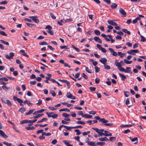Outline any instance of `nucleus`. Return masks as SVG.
<instances>
[{"label": "nucleus", "mask_w": 146, "mask_h": 146, "mask_svg": "<svg viewBox=\"0 0 146 146\" xmlns=\"http://www.w3.org/2000/svg\"><path fill=\"white\" fill-rule=\"evenodd\" d=\"M1 42L4 44H5L6 45L9 46V44L7 42L3 40H0Z\"/></svg>", "instance_id": "23"}, {"label": "nucleus", "mask_w": 146, "mask_h": 146, "mask_svg": "<svg viewBox=\"0 0 146 146\" xmlns=\"http://www.w3.org/2000/svg\"><path fill=\"white\" fill-rule=\"evenodd\" d=\"M119 76L121 78V80L122 81H124L126 78V76L123 74L119 73Z\"/></svg>", "instance_id": "15"}, {"label": "nucleus", "mask_w": 146, "mask_h": 146, "mask_svg": "<svg viewBox=\"0 0 146 146\" xmlns=\"http://www.w3.org/2000/svg\"><path fill=\"white\" fill-rule=\"evenodd\" d=\"M0 34L3 36H7V34L4 31H0Z\"/></svg>", "instance_id": "48"}, {"label": "nucleus", "mask_w": 146, "mask_h": 146, "mask_svg": "<svg viewBox=\"0 0 146 146\" xmlns=\"http://www.w3.org/2000/svg\"><path fill=\"white\" fill-rule=\"evenodd\" d=\"M59 111H65L67 112H70V110L67 108H62L60 109L59 110Z\"/></svg>", "instance_id": "27"}, {"label": "nucleus", "mask_w": 146, "mask_h": 146, "mask_svg": "<svg viewBox=\"0 0 146 146\" xmlns=\"http://www.w3.org/2000/svg\"><path fill=\"white\" fill-rule=\"evenodd\" d=\"M94 118L96 119H98V120L100 122H101L102 123H104V124H101L102 126H104V125L107 126H112L113 124V123H107L108 122V120H106L104 118H100L98 116H96Z\"/></svg>", "instance_id": "1"}, {"label": "nucleus", "mask_w": 146, "mask_h": 146, "mask_svg": "<svg viewBox=\"0 0 146 146\" xmlns=\"http://www.w3.org/2000/svg\"><path fill=\"white\" fill-rule=\"evenodd\" d=\"M50 93L52 94V96L53 97H55L56 95L55 92L53 90H51L50 91Z\"/></svg>", "instance_id": "61"}, {"label": "nucleus", "mask_w": 146, "mask_h": 146, "mask_svg": "<svg viewBox=\"0 0 146 146\" xmlns=\"http://www.w3.org/2000/svg\"><path fill=\"white\" fill-rule=\"evenodd\" d=\"M131 124H127V125H123L122 124L121 125L120 127H131Z\"/></svg>", "instance_id": "39"}, {"label": "nucleus", "mask_w": 146, "mask_h": 146, "mask_svg": "<svg viewBox=\"0 0 146 146\" xmlns=\"http://www.w3.org/2000/svg\"><path fill=\"white\" fill-rule=\"evenodd\" d=\"M96 144L97 145L103 146L105 145V143L104 142H97Z\"/></svg>", "instance_id": "26"}, {"label": "nucleus", "mask_w": 146, "mask_h": 146, "mask_svg": "<svg viewBox=\"0 0 146 146\" xmlns=\"http://www.w3.org/2000/svg\"><path fill=\"white\" fill-rule=\"evenodd\" d=\"M26 111V109L25 108H20L18 110L19 112H21V113H23Z\"/></svg>", "instance_id": "22"}, {"label": "nucleus", "mask_w": 146, "mask_h": 146, "mask_svg": "<svg viewBox=\"0 0 146 146\" xmlns=\"http://www.w3.org/2000/svg\"><path fill=\"white\" fill-rule=\"evenodd\" d=\"M92 129L94 130L98 133V134L99 133L100 131L99 129L97 128H94L93 127H92Z\"/></svg>", "instance_id": "45"}, {"label": "nucleus", "mask_w": 146, "mask_h": 146, "mask_svg": "<svg viewBox=\"0 0 146 146\" xmlns=\"http://www.w3.org/2000/svg\"><path fill=\"white\" fill-rule=\"evenodd\" d=\"M60 48L61 49H63L64 48H66V49H69V48L68 47V46H60Z\"/></svg>", "instance_id": "60"}, {"label": "nucleus", "mask_w": 146, "mask_h": 146, "mask_svg": "<svg viewBox=\"0 0 146 146\" xmlns=\"http://www.w3.org/2000/svg\"><path fill=\"white\" fill-rule=\"evenodd\" d=\"M122 31L124 33H127L129 35H130L131 34L130 32L128 31L126 29H122Z\"/></svg>", "instance_id": "17"}, {"label": "nucleus", "mask_w": 146, "mask_h": 146, "mask_svg": "<svg viewBox=\"0 0 146 146\" xmlns=\"http://www.w3.org/2000/svg\"><path fill=\"white\" fill-rule=\"evenodd\" d=\"M115 137H111L110 138V140L111 142H113L116 140Z\"/></svg>", "instance_id": "43"}, {"label": "nucleus", "mask_w": 146, "mask_h": 146, "mask_svg": "<svg viewBox=\"0 0 146 146\" xmlns=\"http://www.w3.org/2000/svg\"><path fill=\"white\" fill-rule=\"evenodd\" d=\"M35 110V109L30 110H29V111L28 112L25 113V114L26 115H29L33 113V112Z\"/></svg>", "instance_id": "16"}, {"label": "nucleus", "mask_w": 146, "mask_h": 146, "mask_svg": "<svg viewBox=\"0 0 146 146\" xmlns=\"http://www.w3.org/2000/svg\"><path fill=\"white\" fill-rule=\"evenodd\" d=\"M95 72L96 73H98L100 71V68H99L97 66H96L95 67Z\"/></svg>", "instance_id": "37"}, {"label": "nucleus", "mask_w": 146, "mask_h": 146, "mask_svg": "<svg viewBox=\"0 0 146 146\" xmlns=\"http://www.w3.org/2000/svg\"><path fill=\"white\" fill-rule=\"evenodd\" d=\"M62 116L65 117V118H67L68 117L70 116V115L69 114H67L66 113H63L62 114Z\"/></svg>", "instance_id": "47"}, {"label": "nucleus", "mask_w": 146, "mask_h": 146, "mask_svg": "<svg viewBox=\"0 0 146 146\" xmlns=\"http://www.w3.org/2000/svg\"><path fill=\"white\" fill-rule=\"evenodd\" d=\"M47 119L46 118H44L42 119L41 120L38 121L37 122L38 123L42 122L43 121H46L47 120Z\"/></svg>", "instance_id": "28"}, {"label": "nucleus", "mask_w": 146, "mask_h": 146, "mask_svg": "<svg viewBox=\"0 0 146 146\" xmlns=\"http://www.w3.org/2000/svg\"><path fill=\"white\" fill-rule=\"evenodd\" d=\"M39 44L40 45H47V43L45 41H42L39 43Z\"/></svg>", "instance_id": "36"}, {"label": "nucleus", "mask_w": 146, "mask_h": 146, "mask_svg": "<svg viewBox=\"0 0 146 146\" xmlns=\"http://www.w3.org/2000/svg\"><path fill=\"white\" fill-rule=\"evenodd\" d=\"M124 62L127 64H131L132 63V61H128L126 59H125L124 60Z\"/></svg>", "instance_id": "32"}, {"label": "nucleus", "mask_w": 146, "mask_h": 146, "mask_svg": "<svg viewBox=\"0 0 146 146\" xmlns=\"http://www.w3.org/2000/svg\"><path fill=\"white\" fill-rule=\"evenodd\" d=\"M37 17V16H30L29 18L31 19L33 21L35 22L36 23L38 24L39 22V21L38 19H36Z\"/></svg>", "instance_id": "3"}, {"label": "nucleus", "mask_w": 146, "mask_h": 146, "mask_svg": "<svg viewBox=\"0 0 146 146\" xmlns=\"http://www.w3.org/2000/svg\"><path fill=\"white\" fill-rule=\"evenodd\" d=\"M35 127L34 126L32 127H25V129L27 130H30L32 129H35Z\"/></svg>", "instance_id": "29"}, {"label": "nucleus", "mask_w": 146, "mask_h": 146, "mask_svg": "<svg viewBox=\"0 0 146 146\" xmlns=\"http://www.w3.org/2000/svg\"><path fill=\"white\" fill-rule=\"evenodd\" d=\"M109 50L111 52V54L114 56H116L117 55V53L113 50V49L111 48H109Z\"/></svg>", "instance_id": "5"}, {"label": "nucleus", "mask_w": 146, "mask_h": 146, "mask_svg": "<svg viewBox=\"0 0 146 146\" xmlns=\"http://www.w3.org/2000/svg\"><path fill=\"white\" fill-rule=\"evenodd\" d=\"M139 52V51L137 50H131L127 51V53L130 54L135 55L136 53H138Z\"/></svg>", "instance_id": "2"}, {"label": "nucleus", "mask_w": 146, "mask_h": 146, "mask_svg": "<svg viewBox=\"0 0 146 146\" xmlns=\"http://www.w3.org/2000/svg\"><path fill=\"white\" fill-rule=\"evenodd\" d=\"M118 69L121 72H125V70L121 66L118 68Z\"/></svg>", "instance_id": "33"}, {"label": "nucleus", "mask_w": 146, "mask_h": 146, "mask_svg": "<svg viewBox=\"0 0 146 146\" xmlns=\"http://www.w3.org/2000/svg\"><path fill=\"white\" fill-rule=\"evenodd\" d=\"M66 96L68 98L71 99H76L75 97L71 94L70 92H68L67 93Z\"/></svg>", "instance_id": "8"}, {"label": "nucleus", "mask_w": 146, "mask_h": 146, "mask_svg": "<svg viewBox=\"0 0 146 146\" xmlns=\"http://www.w3.org/2000/svg\"><path fill=\"white\" fill-rule=\"evenodd\" d=\"M27 123V120H24L21 121L20 122V124H23L25 123Z\"/></svg>", "instance_id": "54"}, {"label": "nucleus", "mask_w": 146, "mask_h": 146, "mask_svg": "<svg viewBox=\"0 0 146 146\" xmlns=\"http://www.w3.org/2000/svg\"><path fill=\"white\" fill-rule=\"evenodd\" d=\"M72 47L74 49L76 50L78 52H79L80 51V50L79 49H78V48L75 47L74 45H72Z\"/></svg>", "instance_id": "44"}, {"label": "nucleus", "mask_w": 146, "mask_h": 146, "mask_svg": "<svg viewBox=\"0 0 146 146\" xmlns=\"http://www.w3.org/2000/svg\"><path fill=\"white\" fill-rule=\"evenodd\" d=\"M100 79L98 78H96L95 80V82L96 84H98L100 82Z\"/></svg>", "instance_id": "64"}, {"label": "nucleus", "mask_w": 146, "mask_h": 146, "mask_svg": "<svg viewBox=\"0 0 146 146\" xmlns=\"http://www.w3.org/2000/svg\"><path fill=\"white\" fill-rule=\"evenodd\" d=\"M85 70H86L87 72L88 73H91L92 72H91V70H89L88 68L87 67H86L85 68Z\"/></svg>", "instance_id": "63"}, {"label": "nucleus", "mask_w": 146, "mask_h": 146, "mask_svg": "<svg viewBox=\"0 0 146 146\" xmlns=\"http://www.w3.org/2000/svg\"><path fill=\"white\" fill-rule=\"evenodd\" d=\"M58 80L62 82L65 83L66 84L68 82L66 80H61L60 79H58Z\"/></svg>", "instance_id": "49"}, {"label": "nucleus", "mask_w": 146, "mask_h": 146, "mask_svg": "<svg viewBox=\"0 0 146 146\" xmlns=\"http://www.w3.org/2000/svg\"><path fill=\"white\" fill-rule=\"evenodd\" d=\"M10 56L7 54H5V57L6 58L8 59L9 60L13 58V57L14 56V54L13 53L10 52L9 53Z\"/></svg>", "instance_id": "4"}, {"label": "nucleus", "mask_w": 146, "mask_h": 146, "mask_svg": "<svg viewBox=\"0 0 146 146\" xmlns=\"http://www.w3.org/2000/svg\"><path fill=\"white\" fill-rule=\"evenodd\" d=\"M85 142L86 143H87L89 145L92 146H97L96 143L95 142H91V141H86Z\"/></svg>", "instance_id": "9"}, {"label": "nucleus", "mask_w": 146, "mask_h": 146, "mask_svg": "<svg viewBox=\"0 0 146 146\" xmlns=\"http://www.w3.org/2000/svg\"><path fill=\"white\" fill-rule=\"evenodd\" d=\"M71 115L73 117H76V114L74 112H72L71 113Z\"/></svg>", "instance_id": "58"}, {"label": "nucleus", "mask_w": 146, "mask_h": 146, "mask_svg": "<svg viewBox=\"0 0 146 146\" xmlns=\"http://www.w3.org/2000/svg\"><path fill=\"white\" fill-rule=\"evenodd\" d=\"M74 131L75 132H77L76 133V135H79L81 133V132L78 129H76L74 130Z\"/></svg>", "instance_id": "50"}, {"label": "nucleus", "mask_w": 146, "mask_h": 146, "mask_svg": "<svg viewBox=\"0 0 146 146\" xmlns=\"http://www.w3.org/2000/svg\"><path fill=\"white\" fill-rule=\"evenodd\" d=\"M63 142L67 146H73L72 144H70V143L66 140L63 141Z\"/></svg>", "instance_id": "24"}, {"label": "nucleus", "mask_w": 146, "mask_h": 146, "mask_svg": "<svg viewBox=\"0 0 146 146\" xmlns=\"http://www.w3.org/2000/svg\"><path fill=\"white\" fill-rule=\"evenodd\" d=\"M94 32L95 34L96 35H99L100 34V32L98 30H96L94 31Z\"/></svg>", "instance_id": "42"}, {"label": "nucleus", "mask_w": 146, "mask_h": 146, "mask_svg": "<svg viewBox=\"0 0 146 146\" xmlns=\"http://www.w3.org/2000/svg\"><path fill=\"white\" fill-rule=\"evenodd\" d=\"M92 116L88 114H84L83 116V117L87 118H92Z\"/></svg>", "instance_id": "20"}, {"label": "nucleus", "mask_w": 146, "mask_h": 146, "mask_svg": "<svg viewBox=\"0 0 146 146\" xmlns=\"http://www.w3.org/2000/svg\"><path fill=\"white\" fill-rule=\"evenodd\" d=\"M53 112H47L46 114L48 116V117H50V116H52V114H54Z\"/></svg>", "instance_id": "51"}, {"label": "nucleus", "mask_w": 146, "mask_h": 146, "mask_svg": "<svg viewBox=\"0 0 146 146\" xmlns=\"http://www.w3.org/2000/svg\"><path fill=\"white\" fill-rule=\"evenodd\" d=\"M44 115L43 114H38L37 115H36L35 116H34L33 117V118H37L38 117H40ZM32 118V117H31V118Z\"/></svg>", "instance_id": "25"}, {"label": "nucleus", "mask_w": 146, "mask_h": 146, "mask_svg": "<svg viewBox=\"0 0 146 146\" xmlns=\"http://www.w3.org/2000/svg\"><path fill=\"white\" fill-rule=\"evenodd\" d=\"M6 103L9 106H11L12 105V103L9 100H7L6 101Z\"/></svg>", "instance_id": "38"}, {"label": "nucleus", "mask_w": 146, "mask_h": 146, "mask_svg": "<svg viewBox=\"0 0 146 146\" xmlns=\"http://www.w3.org/2000/svg\"><path fill=\"white\" fill-rule=\"evenodd\" d=\"M125 73H132V72L131 71V68L130 67H127L126 68Z\"/></svg>", "instance_id": "14"}, {"label": "nucleus", "mask_w": 146, "mask_h": 146, "mask_svg": "<svg viewBox=\"0 0 146 146\" xmlns=\"http://www.w3.org/2000/svg\"><path fill=\"white\" fill-rule=\"evenodd\" d=\"M76 123L77 124L84 125L85 124V123L84 121H76Z\"/></svg>", "instance_id": "46"}, {"label": "nucleus", "mask_w": 146, "mask_h": 146, "mask_svg": "<svg viewBox=\"0 0 146 146\" xmlns=\"http://www.w3.org/2000/svg\"><path fill=\"white\" fill-rule=\"evenodd\" d=\"M82 77L84 78L86 80H87L88 79V77L86 75V74L84 73H82Z\"/></svg>", "instance_id": "59"}, {"label": "nucleus", "mask_w": 146, "mask_h": 146, "mask_svg": "<svg viewBox=\"0 0 146 146\" xmlns=\"http://www.w3.org/2000/svg\"><path fill=\"white\" fill-rule=\"evenodd\" d=\"M99 135L101 136H102L103 135H104L105 136H106V133H104L102 132H101L100 131V132L98 134Z\"/></svg>", "instance_id": "57"}, {"label": "nucleus", "mask_w": 146, "mask_h": 146, "mask_svg": "<svg viewBox=\"0 0 146 146\" xmlns=\"http://www.w3.org/2000/svg\"><path fill=\"white\" fill-rule=\"evenodd\" d=\"M8 3L7 1H4L0 2V5H4L6 4H7Z\"/></svg>", "instance_id": "56"}, {"label": "nucleus", "mask_w": 146, "mask_h": 146, "mask_svg": "<svg viewBox=\"0 0 146 146\" xmlns=\"http://www.w3.org/2000/svg\"><path fill=\"white\" fill-rule=\"evenodd\" d=\"M104 68L105 69L109 70L111 68L110 66L106 65V64L104 65Z\"/></svg>", "instance_id": "40"}, {"label": "nucleus", "mask_w": 146, "mask_h": 146, "mask_svg": "<svg viewBox=\"0 0 146 146\" xmlns=\"http://www.w3.org/2000/svg\"><path fill=\"white\" fill-rule=\"evenodd\" d=\"M119 12L120 13L124 16H125L126 15V13L124 10L122 8H120L119 9Z\"/></svg>", "instance_id": "10"}, {"label": "nucleus", "mask_w": 146, "mask_h": 146, "mask_svg": "<svg viewBox=\"0 0 146 146\" xmlns=\"http://www.w3.org/2000/svg\"><path fill=\"white\" fill-rule=\"evenodd\" d=\"M123 92L125 97H127L129 96V92L124 91Z\"/></svg>", "instance_id": "35"}, {"label": "nucleus", "mask_w": 146, "mask_h": 146, "mask_svg": "<svg viewBox=\"0 0 146 146\" xmlns=\"http://www.w3.org/2000/svg\"><path fill=\"white\" fill-rule=\"evenodd\" d=\"M3 144L7 146H11L12 145V143H8L7 142H4L3 143Z\"/></svg>", "instance_id": "41"}, {"label": "nucleus", "mask_w": 146, "mask_h": 146, "mask_svg": "<svg viewBox=\"0 0 146 146\" xmlns=\"http://www.w3.org/2000/svg\"><path fill=\"white\" fill-rule=\"evenodd\" d=\"M20 52L22 53V54L24 56L26 57H28L29 56L25 52V51L23 50H20Z\"/></svg>", "instance_id": "18"}, {"label": "nucleus", "mask_w": 146, "mask_h": 146, "mask_svg": "<svg viewBox=\"0 0 146 146\" xmlns=\"http://www.w3.org/2000/svg\"><path fill=\"white\" fill-rule=\"evenodd\" d=\"M100 62L103 64L105 65L106 64V62L107 61V60L106 58H101V59L100 60Z\"/></svg>", "instance_id": "12"}, {"label": "nucleus", "mask_w": 146, "mask_h": 146, "mask_svg": "<svg viewBox=\"0 0 146 146\" xmlns=\"http://www.w3.org/2000/svg\"><path fill=\"white\" fill-rule=\"evenodd\" d=\"M50 15L51 17L54 19H56V17L52 13H50Z\"/></svg>", "instance_id": "53"}, {"label": "nucleus", "mask_w": 146, "mask_h": 146, "mask_svg": "<svg viewBox=\"0 0 146 146\" xmlns=\"http://www.w3.org/2000/svg\"><path fill=\"white\" fill-rule=\"evenodd\" d=\"M117 60H116L115 61V66L118 67V69L121 67V65L120 64V63L117 61Z\"/></svg>", "instance_id": "21"}, {"label": "nucleus", "mask_w": 146, "mask_h": 146, "mask_svg": "<svg viewBox=\"0 0 146 146\" xmlns=\"http://www.w3.org/2000/svg\"><path fill=\"white\" fill-rule=\"evenodd\" d=\"M78 113L79 115H81L83 117V116L84 115V114L83 113V111H78Z\"/></svg>", "instance_id": "55"}, {"label": "nucleus", "mask_w": 146, "mask_h": 146, "mask_svg": "<svg viewBox=\"0 0 146 146\" xmlns=\"http://www.w3.org/2000/svg\"><path fill=\"white\" fill-rule=\"evenodd\" d=\"M89 89L90 91L93 92L96 90V88L94 87H90L89 88Z\"/></svg>", "instance_id": "62"}, {"label": "nucleus", "mask_w": 146, "mask_h": 146, "mask_svg": "<svg viewBox=\"0 0 146 146\" xmlns=\"http://www.w3.org/2000/svg\"><path fill=\"white\" fill-rule=\"evenodd\" d=\"M99 140L100 141H109V139H108V138L105 137L104 138L101 137L99 139Z\"/></svg>", "instance_id": "13"}, {"label": "nucleus", "mask_w": 146, "mask_h": 146, "mask_svg": "<svg viewBox=\"0 0 146 146\" xmlns=\"http://www.w3.org/2000/svg\"><path fill=\"white\" fill-rule=\"evenodd\" d=\"M140 37L141 38V42H145L146 41V39L142 35H140Z\"/></svg>", "instance_id": "34"}, {"label": "nucleus", "mask_w": 146, "mask_h": 146, "mask_svg": "<svg viewBox=\"0 0 146 146\" xmlns=\"http://www.w3.org/2000/svg\"><path fill=\"white\" fill-rule=\"evenodd\" d=\"M94 40L96 41L99 42L100 44H102V41L98 37L95 36L94 38Z\"/></svg>", "instance_id": "11"}, {"label": "nucleus", "mask_w": 146, "mask_h": 146, "mask_svg": "<svg viewBox=\"0 0 146 146\" xmlns=\"http://www.w3.org/2000/svg\"><path fill=\"white\" fill-rule=\"evenodd\" d=\"M129 104V100L128 98H127L126 100V101L125 104L126 105H127V107L128 108H130L132 105V104H133V103H132V104H131V105H128Z\"/></svg>", "instance_id": "19"}, {"label": "nucleus", "mask_w": 146, "mask_h": 146, "mask_svg": "<svg viewBox=\"0 0 146 146\" xmlns=\"http://www.w3.org/2000/svg\"><path fill=\"white\" fill-rule=\"evenodd\" d=\"M64 127H65L67 130L70 131L71 129H74V127H68L65 125Z\"/></svg>", "instance_id": "31"}, {"label": "nucleus", "mask_w": 146, "mask_h": 146, "mask_svg": "<svg viewBox=\"0 0 146 146\" xmlns=\"http://www.w3.org/2000/svg\"><path fill=\"white\" fill-rule=\"evenodd\" d=\"M45 28L46 29H48L49 30H50L52 29V27L51 26L48 25Z\"/></svg>", "instance_id": "52"}, {"label": "nucleus", "mask_w": 146, "mask_h": 146, "mask_svg": "<svg viewBox=\"0 0 146 146\" xmlns=\"http://www.w3.org/2000/svg\"><path fill=\"white\" fill-rule=\"evenodd\" d=\"M117 6V5L115 3H113L111 6V8L112 9L116 8Z\"/></svg>", "instance_id": "30"}, {"label": "nucleus", "mask_w": 146, "mask_h": 146, "mask_svg": "<svg viewBox=\"0 0 146 146\" xmlns=\"http://www.w3.org/2000/svg\"><path fill=\"white\" fill-rule=\"evenodd\" d=\"M108 23L113 26H116L117 25V24L115 22H114L113 20H109L108 21Z\"/></svg>", "instance_id": "6"}, {"label": "nucleus", "mask_w": 146, "mask_h": 146, "mask_svg": "<svg viewBox=\"0 0 146 146\" xmlns=\"http://www.w3.org/2000/svg\"><path fill=\"white\" fill-rule=\"evenodd\" d=\"M0 135L3 137L5 139L8 137V136L5 134V133L2 130L0 129Z\"/></svg>", "instance_id": "7"}]
</instances>
